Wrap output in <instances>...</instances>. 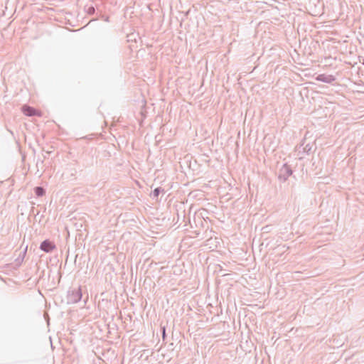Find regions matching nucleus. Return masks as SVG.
<instances>
[{
  "instance_id": "nucleus-5",
  "label": "nucleus",
  "mask_w": 364,
  "mask_h": 364,
  "mask_svg": "<svg viewBox=\"0 0 364 364\" xmlns=\"http://www.w3.org/2000/svg\"><path fill=\"white\" fill-rule=\"evenodd\" d=\"M316 80L326 83H332L336 80V77L333 75L320 74L316 77Z\"/></svg>"
},
{
  "instance_id": "nucleus-7",
  "label": "nucleus",
  "mask_w": 364,
  "mask_h": 364,
  "mask_svg": "<svg viewBox=\"0 0 364 364\" xmlns=\"http://www.w3.org/2000/svg\"><path fill=\"white\" fill-rule=\"evenodd\" d=\"M34 193L38 197H42L45 195L46 191L45 189L41 186H36L34 188Z\"/></svg>"
},
{
  "instance_id": "nucleus-4",
  "label": "nucleus",
  "mask_w": 364,
  "mask_h": 364,
  "mask_svg": "<svg viewBox=\"0 0 364 364\" xmlns=\"http://www.w3.org/2000/svg\"><path fill=\"white\" fill-rule=\"evenodd\" d=\"M55 248V244L49 240H43L40 245V249L45 252H50Z\"/></svg>"
},
{
  "instance_id": "nucleus-6",
  "label": "nucleus",
  "mask_w": 364,
  "mask_h": 364,
  "mask_svg": "<svg viewBox=\"0 0 364 364\" xmlns=\"http://www.w3.org/2000/svg\"><path fill=\"white\" fill-rule=\"evenodd\" d=\"M23 113L28 117H33L36 115H40L38 112L33 107H30L28 105H23L22 107Z\"/></svg>"
},
{
  "instance_id": "nucleus-17",
  "label": "nucleus",
  "mask_w": 364,
  "mask_h": 364,
  "mask_svg": "<svg viewBox=\"0 0 364 364\" xmlns=\"http://www.w3.org/2000/svg\"><path fill=\"white\" fill-rule=\"evenodd\" d=\"M304 145V143H302V144L300 145L299 149H300L301 146H303Z\"/></svg>"
},
{
  "instance_id": "nucleus-15",
  "label": "nucleus",
  "mask_w": 364,
  "mask_h": 364,
  "mask_svg": "<svg viewBox=\"0 0 364 364\" xmlns=\"http://www.w3.org/2000/svg\"><path fill=\"white\" fill-rule=\"evenodd\" d=\"M268 228H269V226H266V227H264V228H263V229H266L265 232H267Z\"/></svg>"
},
{
  "instance_id": "nucleus-16",
  "label": "nucleus",
  "mask_w": 364,
  "mask_h": 364,
  "mask_svg": "<svg viewBox=\"0 0 364 364\" xmlns=\"http://www.w3.org/2000/svg\"><path fill=\"white\" fill-rule=\"evenodd\" d=\"M268 228H269V226H266V227H264V228H263V229H266L265 232H267Z\"/></svg>"
},
{
  "instance_id": "nucleus-9",
  "label": "nucleus",
  "mask_w": 364,
  "mask_h": 364,
  "mask_svg": "<svg viewBox=\"0 0 364 364\" xmlns=\"http://www.w3.org/2000/svg\"><path fill=\"white\" fill-rule=\"evenodd\" d=\"M313 148V145L311 144H306L303 148H302V152L305 153L306 154H309L311 151V149Z\"/></svg>"
},
{
  "instance_id": "nucleus-13",
  "label": "nucleus",
  "mask_w": 364,
  "mask_h": 364,
  "mask_svg": "<svg viewBox=\"0 0 364 364\" xmlns=\"http://www.w3.org/2000/svg\"><path fill=\"white\" fill-rule=\"evenodd\" d=\"M35 210V208H34V207H33V208H32V209H31V213H32L33 214H35V215H38L39 211H37V212L36 213V210Z\"/></svg>"
},
{
  "instance_id": "nucleus-8",
  "label": "nucleus",
  "mask_w": 364,
  "mask_h": 364,
  "mask_svg": "<svg viewBox=\"0 0 364 364\" xmlns=\"http://www.w3.org/2000/svg\"><path fill=\"white\" fill-rule=\"evenodd\" d=\"M164 190L163 188H161V187H158V188H156L153 191H152V193H151V197L153 198H157L158 196H159V194L161 193H164Z\"/></svg>"
},
{
  "instance_id": "nucleus-3",
  "label": "nucleus",
  "mask_w": 364,
  "mask_h": 364,
  "mask_svg": "<svg viewBox=\"0 0 364 364\" xmlns=\"http://www.w3.org/2000/svg\"><path fill=\"white\" fill-rule=\"evenodd\" d=\"M292 173L291 168L288 164H284L279 171L278 178L280 181L285 182Z\"/></svg>"
},
{
  "instance_id": "nucleus-2",
  "label": "nucleus",
  "mask_w": 364,
  "mask_h": 364,
  "mask_svg": "<svg viewBox=\"0 0 364 364\" xmlns=\"http://www.w3.org/2000/svg\"><path fill=\"white\" fill-rule=\"evenodd\" d=\"M82 298V288L80 286L76 288H70L68 291L67 303L69 304H76Z\"/></svg>"
},
{
  "instance_id": "nucleus-1",
  "label": "nucleus",
  "mask_w": 364,
  "mask_h": 364,
  "mask_svg": "<svg viewBox=\"0 0 364 364\" xmlns=\"http://www.w3.org/2000/svg\"><path fill=\"white\" fill-rule=\"evenodd\" d=\"M104 4L100 0H91L84 6V11L89 16H95L92 21L99 19V16L104 18Z\"/></svg>"
},
{
  "instance_id": "nucleus-11",
  "label": "nucleus",
  "mask_w": 364,
  "mask_h": 364,
  "mask_svg": "<svg viewBox=\"0 0 364 364\" xmlns=\"http://www.w3.org/2000/svg\"><path fill=\"white\" fill-rule=\"evenodd\" d=\"M161 331H162V338H163V340H165L166 336L165 326L161 327Z\"/></svg>"
},
{
  "instance_id": "nucleus-10",
  "label": "nucleus",
  "mask_w": 364,
  "mask_h": 364,
  "mask_svg": "<svg viewBox=\"0 0 364 364\" xmlns=\"http://www.w3.org/2000/svg\"><path fill=\"white\" fill-rule=\"evenodd\" d=\"M26 251H27V247H26V249L24 250V251L22 252V255H21V253L19 255V257L17 258L16 261L18 262V263H21L23 259H24V257L26 254Z\"/></svg>"
},
{
  "instance_id": "nucleus-12",
  "label": "nucleus",
  "mask_w": 364,
  "mask_h": 364,
  "mask_svg": "<svg viewBox=\"0 0 364 364\" xmlns=\"http://www.w3.org/2000/svg\"><path fill=\"white\" fill-rule=\"evenodd\" d=\"M99 19H102L106 22H108L109 21V16H105V17L104 18H102L100 16H99Z\"/></svg>"
},
{
  "instance_id": "nucleus-14",
  "label": "nucleus",
  "mask_w": 364,
  "mask_h": 364,
  "mask_svg": "<svg viewBox=\"0 0 364 364\" xmlns=\"http://www.w3.org/2000/svg\"><path fill=\"white\" fill-rule=\"evenodd\" d=\"M268 228H269V226H266V227H264V228H263V229H266L265 232H267Z\"/></svg>"
}]
</instances>
